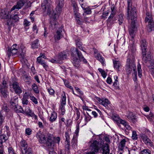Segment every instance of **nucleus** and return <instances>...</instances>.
<instances>
[{"label": "nucleus", "mask_w": 154, "mask_h": 154, "mask_svg": "<svg viewBox=\"0 0 154 154\" xmlns=\"http://www.w3.org/2000/svg\"><path fill=\"white\" fill-rule=\"evenodd\" d=\"M136 9L134 7H128V18L130 25L129 27V31L131 37L134 38L135 36V30L137 23L136 16Z\"/></svg>", "instance_id": "nucleus-1"}, {"label": "nucleus", "mask_w": 154, "mask_h": 154, "mask_svg": "<svg viewBox=\"0 0 154 154\" xmlns=\"http://www.w3.org/2000/svg\"><path fill=\"white\" fill-rule=\"evenodd\" d=\"M37 137L40 143L46 144L49 148L53 147L54 144L53 141V136L52 135L48 134L45 135L40 133H38Z\"/></svg>", "instance_id": "nucleus-2"}, {"label": "nucleus", "mask_w": 154, "mask_h": 154, "mask_svg": "<svg viewBox=\"0 0 154 154\" xmlns=\"http://www.w3.org/2000/svg\"><path fill=\"white\" fill-rule=\"evenodd\" d=\"M72 51V58L74 65L78 67L80 65V61H83L85 63H87V60L84 58L82 54L79 52L78 50L75 48L71 49Z\"/></svg>", "instance_id": "nucleus-3"}, {"label": "nucleus", "mask_w": 154, "mask_h": 154, "mask_svg": "<svg viewBox=\"0 0 154 154\" xmlns=\"http://www.w3.org/2000/svg\"><path fill=\"white\" fill-rule=\"evenodd\" d=\"M133 69L134 72L136 71V66L134 63V57L132 56L131 58H127L126 65V70L128 74L131 73Z\"/></svg>", "instance_id": "nucleus-4"}, {"label": "nucleus", "mask_w": 154, "mask_h": 154, "mask_svg": "<svg viewBox=\"0 0 154 154\" xmlns=\"http://www.w3.org/2000/svg\"><path fill=\"white\" fill-rule=\"evenodd\" d=\"M89 143H91L89 148L91 151L84 154H95V152H98L99 150V143L96 140H92L90 141Z\"/></svg>", "instance_id": "nucleus-5"}, {"label": "nucleus", "mask_w": 154, "mask_h": 154, "mask_svg": "<svg viewBox=\"0 0 154 154\" xmlns=\"http://www.w3.org/2000/svg\"><path fill=\"white\" fill-rule=\"evenodd\" d=\"M146 15L145 21L146 22L148 23L147 29L149 32H150L152 31L154 27V23L151 14L149 13H147Z\"/></svg>", "instance_id": "nucleus-6"}, {"label": "nucleus", "mask_w": 154, "mask_h": 154, "mask_svg": "<svg viewBox=\"0 0 154 154\" xmlns=\"http://www.w3.org/2000/svg\"><path fill=\"white\" fill-rule=\"evenodd\" d=\"M11 10L10 11H7V10H2V12L0 14L1 16L4 19H8L7 20L8 24L9 25H12V22H10L11 21V18L12 16L11 15Z\"/></svg>", "instance_id": "nucleus-7"}, {"label": "nucleus", "mask_w": 154, "mask_h": 154, "mask_svg": "<svg viewBox=\"0 0 154 154\" xmlns=\"http://www.w3.org/2000/svg\"><path fill=\"white\" fill-rule=\"evenodd\" d=\"M7 88L8 85L6 81L4 80L2 85H0V92L2 95L4 97H7L8 95Z\"/></svg>", "instance_id": "nucleus-8"}, {"label": "nucleus", "mask_w": 154, "mask_h": 154, "mask_svg": "<svg viewBox=\"0 0 154 154\" xmlns=\"http://www.w3.org/2000/svg\"><path fill=\"white\" fill-rule=\"evenodd\" d=\"M57 6L56 8V13L52 14V16L57 15L59 16L62 11V8L63 6L64 2L63 1H56Z\"/></svg>", "instance_id": "nucleus-9"}, {"label": "nucleus", "mask_w": 154, "mask_h": 154, "mask_svg": "<svg viewBox=\"0 0 154 154\" xmlns=\"http://www.w3.org/2000/svg\"><path fill=\"white\" fill-rule=\"evenodd\" d=\"M19 146L22 152L23 153H26L28 147V145L27 142L24 140H22L20 142Z\"/></svg>", "instance_id": "nucleus-10"}, {"label": "nucleus", "mask_w": 154, "mask_h": 154, "mask_svg": "<svg viewBox=\"0 0 154 154\" xmlns=\"http://www.w3.org/2000/svg\"><path fill=\"white\" fill-rule=\"evenodd\" d=\"M63 37V34L61 29L59 28L54 35V38L55 42H57Z\"/></svg>", "instance_id": "nucleus-11"}, {"label": "nucleus", "mask_w": 154, "mask_h": 154, "mask_svg": "<svg viewBox=\"0 0 154 154\" xmlns=\"http://www.w3.org/2000/svg\"><path fill=\"white\" fill-rule=\"evenodd\" d=\"M65 137L66 140L65 142V147L66 150H69L70 146V137L68 131L65 132Z\"/></svg>", "instance_id": "nucleus-12"}, {"label": "nucleus", "mask_w": 154, "mask_h": 154, "mask_svg": "<svg viewBox=\"0 0 154 154\" xmlns=\"http://www.w3.org/2000/svg\"><path fill=\"white\" fill-rule=\"evenodd\" d=\"M140 46L141 48L142 54L145 55L146 54L147 48V44L145 40L143 39L141 41Z\"/></svg>", "instance_id": "nucleus-13"}, {"label": "nucleus", "mask_w": 154, "mask_h": 154, "mask_svg": "<svg viewBox=\"0 0 154 154\" xmlns=\"http://www.w3.org/2000/svg\"><path fill=\"white\" fill-rule=\"evenodd\" d=\"M12 87L15 92L17 94H20L22 93L21 88L19 86V84L17 82H15L12 85Z\"/></svg>", "instance_id": "nucleus-14"}, {"label": "nucleus", "mask_w": 154, "mask_h": 154, "mask_svg": "<svg viewBox=\"0 0 154 154\" xmlns=\"http://www.w3.org/2000/svg\"><path fill=\"white\" fill-rule=\"evenodd\" d=\"M141 138L147 145L150 146H153V144L151 140L146 135H143L141 136Z\"/></svg>", "instance_id": "nucleus-15"}, {"label": "nucleus", "mask_w": 154, "mask_h": 154, "mask_svg": "<svg viewBox=\"0 0 154 154\" xmlns=\"http://www.w3.org/2000/svg\"><path fill=\"white\" fill-rule=\"evenodd\" d=\"M24 5V3L23 1H20L17 2L16 5H14L11 9V11H13L15 9L19 10Z\"/></svg>", "instance_id": "nucleus-16"}, {"label": "nucleus", "mask_w": 154, "mask_h": 154, "mask_svg": "<svg viewBox=\"0 0 154 154\" xmlns=\"http://www.w3.org/2000/svg\"><path fill=\"white\" fill-rule=\"evenodd\" d=\"M100 104L106 107L110 103L109 101L107 99L104 98L100 99L99 98L97 99Z\"/></svg>", "instance_id": "nucleus-17"}, {"label": "nucleus", "mask_w": 154, "mask_h": 154, "mask_svg": "<svg viewBox=\"0 0 154 154\" xmlns=\"http://www.w3.org/2000/svg\"><path fill=\"white\" fill-rule=\"evenodd\" d=\"M18 97L17 96H15L11 97L10 103L12 107L17 108V105L18 102Z\"/></svg>", "instance_id": "nucleus-18"}, {"label": "nucleus", "mask_w": 154, "mask_h": 154, "mask_svg": "<svg viewBox=\"0 0 154 154\" xmlns=\"http://www.w3.org/2000/svg\"><path fill=\"white\" fill-rule=\"evenodd\" d=\"M127 118L131 121L133 123L137 121V117L132 112H129L127 116Z\"/></svg>", "instance_id": "nucleus-19"}, {"label": "nucleus", "mask_w": 154, "mask_h": 154, "mask_svg": "<svg viewBox=\"0 0 154 154\" xmlns=\"http://www.w3.org/2000/svg\"><path fill=\"white\" fill-rule=\"evenodd\" d=\"M30 94L26 92L22 99V103L23 105H27L29 102L28 99Z\"/></svg>", "instance_id": "nucleus-20"}, {"label": "nucleus", "mask_w": 154, "mask_h": 154, "mask_svg": "<svg viewBox=\"0 0 154 154\" xmlns=\"http://www.w3.org/2000/svg\"><path fill=\"white\" fill-rule=\"evenodd\" d=\"M126 142L125 140L123 139L120 142L118 146V149L119 151H122L123 150L125 147Z\"/></svg>", "instance_id": "nucleus-21"}, {"label": "nucleus", "mask_w": 154, "mask_h": 154, "mask_svg": "<svg viewBox=\"0 0 154 154\" xmlns=\"http://www.w3.org/2000/svg\"><path fill=\"white\" fill-rule=\"evenodd\" d=\"M114 68L117 70L119 71V67L121 66V64L119 60H113Z\"/></svg>", "instance_id": "nucleus-22"}, {"label": "nucleus", "mask_w": 154, "mask_h": 154, "mask_svg": "<svg viewBox=\"0 0 154 154\" xmlns=\"http://www.w3.org/2000/svg\"><path fill=\"white\" fill-rule=\"evenodd\" d=\"M51 0H44V2L42 5V9H46V5L49 6L51 5Z\"/></svg>", "instance_id": "nucleus-23"}, {"label": "nucleus", "mask_w": 154, "mask_h": 154, "mask_svg": "<svg viewBox=\"0 0 154 154\" xmlns=\"http://www.w3.org/2000/svg\"><path fill=\"white\" fill-rule=\"evenodd\" d=\"M57 117V113L53 111L52 112L51 114V116L50 118V120L51 122L54 121L56 119Z\"/></svg>", "instance_id": "nucleus-24"}, {"label": "nucleus", "mask_w": 154, "mask_h": 154, "mask_svg": "<svg viewBox=\"0 0 154 154\" xmlns=\"http://www.w3.org/2000/svg\"><path fill=\"white\" fill-rule=\"evenodd\" d=\"M18 52V49H15V50H9L7 52V55L8 58H9L11 54L12 55L16 54Z\"/></svg>", "instance_id": "nucleus-25"}, {"label": "nucleus", "mask_w": 154, "mask_h": 154, "mask_svg": "<svg viewBox=\"0 0 154 154\" xmlns=\"http://www.w3.org/2000/svg\"><path fill=\"white\" fill-rule=\"evenodd\" d=\"M44 11H45L47 10V14L50 15L51 14L52 15V14H54V13L53 12V9L51 8L50 5L49 6H48L46 5V9H43Z\"/></svg>", "instance_id": "nucleus-26"}, {"label": "nucleus", "mask_w": 154, "mask_h": 154, "mask_svg": "<svg viewBox=\"0 0 154 154\" xmlns=\"http://www.w3.org/2000/svg\"><path fill=\"white\" fill-rule=\"evenodd\" d=\"M66 97L64 92L62 94L61 97V105H65L66 103Z\"/></svg>", "instance_id": "nucleus-27"}, {"label": "nucleus", "mask_w": 154, "mask_h": 154, "mask_svg": "<svg viewBox=\"0 0 154 154\" xmlns=\"http://www.w3.org/2000/svg\"><path fill=\"white\" fill-rule=\"evenodd\" d=\"M38 39H36L32 43V47L33 48H38L39 46L38 43Z\"/></svg>", "instance_id": "nucleus-28"}, {"label": "nucleus", "mask_w": 154, "mask_h": 154, "mask_svg": "<svg viewBox=\"0 0 154 154\" xmlns=\"http://www.w3.org/2000/svg\"><path fill=\"white\" fill-rule=\"evenodd\" d=\"M76 45L80 50H82L83 48L82 46V43L80 39H77L76 40Z\"/></svg>", "instance_id": "nucleus-29"}, {"label": "nucleus", "mask_w": 154, "mask_h": 154, "mask_svg": "<svg viewBox=\"0 0 154 154\" xmlns=\"http://www.w3.org/2000/svg\"><path fill=\"white\" fill-rule=\"evenodd\" d=\"M137 69L138 76L139 77L141 78L142 76V70L141 69V66L139 64L137 65Z\"/></svg>", "instance_id": "nucleus-30"}, {"label": "nucleus", "mask_w": 154, "mask_h": 154, "mask_svg": "<svg viewBox=\"0 0 154 154\" xmlns=\"http://www.w3.org/2000/svg\"><path fill=\"white\" fill-rule=\"evenodd\" d=\"M146 117L150 121H154V115L152 113L150 112L149 115L147 116Z\"/></svg>", "instance_id": "nucleus-31"}, {"label": "nucleus", "mask_w": 154, "mask_h": 154, "mask_svg": "<svg viewBox=\"0 0 154 154\" xmlns=\"http://www.w3.org/2000/svg\"><path fill=\"white\" fill-rule=\"evenodd\" d=\"M96 58L103 65L104 58L100 54H97Z\"/></svg>", "instance_id": "nucleus-32"}, {"label": "nucleus", "mask_w": 154, "mask_h": 154, "mask_svg": "<svg viewBox=\"0 0 154 154\" xmlns=\"http://www.w3.org/2000/svg\"><path fill=\"white\" fill-rule=\"evenodd\" d=\"M32 88L35 93L37 94L39 93V91L37 85L35 84H34L32 85Z\"/></svg>", "instance_id": "nucleus-33"}, {"label": "nucleus", "mask_w": 154, "mask_h": 154, "mask_svg": "<svg viewBox=\"0 0 154 154\" xmlns=\"http://www.w3.org/2000/svg\"><path fill=\"white\" fill-rule=\"evenodd\" d=\"M98 70L99 72L101 73L102 76L104 78H105L107 75V74L105 72V71L103 70L102 69L99 68Z\"/></svg>", "instance_id": "nucleus-34"}, {"label": "nucleus", "mask_w": 154, "mask_h": 154, "mask_svg": "<svg viewBox=\"0 0 154 154\" xmlns=\"http://www.w3.org/2000/svg\"><path fill=\"white\" fill-rule=\"evenodd\" d=\"M131 138L133 140H136L137 139V135L136 131H132Z\"/></svg>", "instance_id": "nucleus-35"}, {"label": "nucleus", "mask_w": 154, "mask_h": 154, "mask_svg": "<svg viewBox=\"0 0 154 154\" xmlns=\"http://www.w3.org/2000/svg\"><path fill=\"white\" fill-rule=\"evenodd\" d=\"M8 139V136H6L5 134H2L0 136V139L2 140V141L5 142Z\"/></svg>", "instance_id": "nucleus-36"}, {"label": "nucleus", "mask_w": 154, "mask_h": 154, "mask_svg": "<svg viewBox=\"0 0 154 154\" xmlns=\"http://www.w3.org/2000/svg\"><path fill=\"white\" fill-rule=\"evenodd\" d=\"M140 154H151V152L148 149H144L141 151Z\"/></svg>", "instance_id": "nucleus-37"}, {"label": "nucleus", "mask_w": 154, "mask_h": 154, "mask_svg": "<svg viewBox=\"0 0 154 154\" xmlns=\"http://www.w3.org/2000/svg\"><path fill=\"white\" fill-rule=\"evenodd\" d=\"M84 12L86 14H90L91 13V9L89 8H86L84 9Z\"/></svg>", "instance_id": "nucleus-38"}, {"label": "nucleus", "mask_w": 154, "mask_h": 154, "mask_svg": "<svg viewBox=\"0 0 154 154\" xmlns=\"http://www.w3.org/2000/svg\"><path fill=\"white\" fill-rule=\"evenodd\" d=\"M114 79H115V82L113 83V86H114L116 88L118 87V80H117V79H118V77L116 75H115L114 76Z\"/></svg>", "instance_id": "nucleus-39"}, {"label": "nucleus", "mask_w": 154, "mask_h": 154, "mask_svg": "<svg viewBox=\"0 0 154 154\" xmlns=\"http://www.w3.org/2000/svg\"><path fill=\"white\" fill-rule=\"evenodd\" d=\"M64 83H65V85L66 86V87L72 89V92H73V93L74 94H75L74 93V91L73 90V89L72 87L69 84V83H68V82L66 81L64 82Z\"/></svg>", "instance_id": "nucleus-40"}, {"label": "nucleus", "mask_w": 154, "mask_h": 154, "mask_svg": "<svg viewBox=\"0 0 154 154\" xmlns=\"http://www.w3.org/2000/svg\"><path fill=\"white\" fill-rule=\"evenodd\" d=\"M28 115L34 118L35 119H37V116L35 115L33 112H32L31 111H30L29 112L28 114H27Z\"/></svg>", "instance_id": "nucleus-41"}, {"label": "nucleus", "mask_w": 154, "mask_h": 154, "mask_svg": "<svg viewBox=\"0 0 154 154\" xmlns=\"http://www.w3.org/2000/svg\"><path fill=\"white\" fill-rule=\"evenodd\" d=\"M11 20H13L15 22H17L19 20V18L17 14H15L14 16H12L11 17Z\"/></svg>", "instance_id": "nucleus-42"}, {"label": "nucleus", "mask_w": 154, "mask_h": 154, "mask_svg": "<svg viewBox=\"0 0 154 154\" xmlns=\"http://www.w3.org/2000/svg\"><path fill=\"white\" fill-rule=\"evenodd\" d=\"M102 150H106V151L109 150V146L108 144L105 143L104 145L103 146Z\"/></svg>", "instance_id": "nucleus-43"}, {"label": "nucleus", "mask_w": 154, "mask_h": 154, "mask_svg": "<svg viewBox=\"0 0 154 154\" xmlns=\"http://www.w3.org/2000/svg\"><path fill=\"white\" fill-rule=\"evenodd\" d=\"M5 119V117L0 113V126L2 125Z\"/></svg>", "instance_id": "nucleus-44"}, {"label": "nucleus", "mask_w": 154, "mask_h": 154, "mask_svg": "<svg viewBox=\"0 0 154 154\" xmlns=\"http://www.w3.org/2000/svg\"><path fill=\"white\" fill-rule=\"evenodd\" d=\"M58 57L60 60H64L66 58V54H63L62 53L59 55Z\"/></svg>", "instance_id": "nucleus-45"}, {"label": "nucleus", "mask_w": 154, "mask_h": 154, "mask_svg": "<svg viewBox=\"0 0 154 154\" xmlns=\"http://www.w3.org/2000/svg\"><path fill=\"white\" fill-rule=\"evenodd\" d=\"M30 100L35 104H37L38 103V101L37 99L33 96H30Z\"/></svg>", "instance_id": "nucleus-46"}, {"label": "nucleus", "mask_w": 154, "mask_h": 154, "mask_svg": "<svg viewBox=\"0 0 154 154\" xmlns=\"http://www.w3.org/2000/svg\"><path fill=\"white\" fill-rule=\"evenodd\" d=\"M65 105H60V108L61 111V114L62 115H64L65 112V109L64 107Z\"/></svg>", "instance_id": "nucleus-47"}, {"label": "nucleus", "mask_w": 154, "mask_h": 154, "mask_svg": "<svg viewBox=\"0 0 154 154\" xmlns=\"http://www.w3.org/2000/svg\"><path fill=\"white\" fill-rule=\"evenodd\" d=\"M73 8L74 12L75 17L79 16L78 13V8H77V6L75 7H73Z\"/></svg>", "instance_id": "nucleus-48"}, {"label": "nucleus", "mask_w": 154, "mask_h": 154, "mask_svg": "<svg viewBox=\"0 0 154 154\" xmlns=\"http://www.w3.org/2000/svg\"><path fill=\"white\" fill-rule=\"evenodd\" d=\"M75 89L79 94L80 96L82 95L83 94V92L78 88L75 87Z\"/></svg>", "instance_id": "nucleus-49"}, {"label": "nucleus", "mask_w": 154, "mask_h": 154, "mask_svg": "<svg viewBox=\"0 0 154 154\" xmlns=\"http://www.w3.org/2000/svg\"><path fill=\"white\" fill-rule=\"evenodd\" d=\"M82 8V9L84 10L85 9V8L86 7L87 5L85 3H82V1H80L79 2Z\"/></svg>", "instance_id": "nucleus-50"}, {"label": "nucleus", "mask_w": 154, "mask_h": 154, "mask_svg": "<svg viewBox=\"0 0 154 154\" xmlns=\"http://www.w3.org/2000/svg\"><path fill=\"white\" fill-rule=\"evenodd\" d=\"M75 18L77 23L81 25L82 23L83 22L82 20H80V18L79 17V16L76 17Z\"/></svg>", "instance_id": "nucleus-51"}, {"label": "nucleus", "mask_w": 154, "mask_h": 154, "mask_svg": "<svg viewBox=\"0 0 154 154\" xmlns=\"http://www.w3.org/2000/svg\"><path fill=\"white\" fill-rule=\"evenodd\" d=\"M54 140L56 143H59L60 140V138L59 137H53V140Z\"/></svg>", "instance_id": "nucleus-52"}, {"label": "nucleus", "mask_w": 154, "mask_h": 154, "mask_svg": "<svg viewBox=\"0 0 154 154\" xmlns=\"http://www.w3.org/2000/svg\"><path fill=\"white\" fill-rule=\"evenodd\" d=\"M123 19L122 16V15H119L118 20L119 25H121L122 23Z\"/></svg>", "instance_id": "nucleus-53"}, {"label": "nucleus", "mask_w": 154, "mask_h": 154, "mask_svg": "<svg viewBox=\"0 0 154 154\" xmlns=\"http://www.w3.org/2000/svg\"><path fill=\"white\" fill-rule=\"evenodd\" d=\"M30 22L26 19H25L24 20L23 24L25 26H28L30 25Z\"/></svg>", "instance_id": "nucleus-54"}, {"label": "nucleus", "mask_w": 154, "mask_h": 154, "mask_svg": "<svg viewBox=\"0 0 154 154\" xmlns=\"http://www.w3.org/2000/svg\"><path fill=\"white\" fill-rule=\"evenodd\" d=\"M40 64L43 66V67L46 70H47V69L48 68V66L45 62L44 61L43 62H42V63Z\"/></svg>", "instance_id": "nucleus-55"}, {"label": "nucleus", "mask_w": 154, "mask_h": 154, "mask_svg": "<svg viewBox=\"0 0 154 154\" xmlns=\"http://www.w3.org/2000/svg\"><path fill=\"white\" fill-rule=\"evenodd\" d=\"M32 130L29 128H27L26 130V134L27 135H30L32 133Z\"/></svg>", "instance_id": "nucleus-56"}, {"label": "nucleus", "mask_w": 154, "mask_h": 154, "mask_svg": "<svg viewBox=\"0 0 154 154\" xmlns=\"http://www.w3.org/2000/svg\"><path fill=\"white\" fill-rule=\"evenodd\" d=\"M133 80L134 81H136L137 80V72L136 71L134 72L133 74Z\"/></svg>", "instance_id": "nucleus-57"}, {"label": "nucleus", "mask_w": 154, "mask_h": 154, "mask_svg": "<svg viewBox=\"0 0 154 154\" xmlns=\"http://www.w3.org/2000/svg\"><path fill=\"white\" fill-rule=\"evenodd\" d=\"M48 91L50 95H53L54 94V91L51 88L48 89Z\"/></svg>", "instance_id": "nucleus-58"}, {"label": "nucleus", "mask_w": 154, "mask_h": 154, "mask_svg": "<svg viewBox=\"0 0 154 154\" xmlns=\"http://www.w3.org/2000/svg\"><path fill=\"white\" fill-rule=\"evenodd\" d=\"M18 47L16 44H14L11 47V48L8 49L9 50H15V49H18Z\"/></svg>", "instance_id": "nucleus-59"}, {"label": "nucleus", "mask_w": 154, "mask_h": 154, "mask_svg": "<svg viewBox=\"0 0 154 154\" xmlns=\"http://www.w3.org/2000/svg\"><path fill=\"white\" fill-rule=\"evenodd\" d=\"M42 58H40V57H38L37 58L36 62L39 63H41L42 62H43L44 61L42 59Z\"/></svg>", "instance_id": "nucleus-60"}, {"label": "nucleus", "mask_w": 154, "mask_h": 154, "mask_svg": "<svg viewBox=\"0 0 154 154\" xmlns=\"http://www.w3.org/2000/svg\"><path fill=\"white\" fill-rule=\"evenodd\" d=\"M72 143H73L72 145H74V146L76 145L77 143V140L76 139L73 137L72 140Z\"/></svg>", "instance_id": "nucleus-61"}, {"label": "nucleus", "mask_w": 154, "mask_h": 154, "mask_svg": "<svg viewBox=\"0 0 154 154\" xmlns=\"http://www.w3.org/2000/svg\"><path fill=\"white\" fill-rule=\"evenodd\" d=\"M8 151L9 154H15L14 153L13 149L11 147L9 148Z\"/></svg>", "instance_id": "nucleus-62"}, {"label": "nucleus", "mask_w": 154, "mask_h": 154, "mask_svg": "<svg viewBox=\"0 0 154 154\" xmlns=\"http://www.w3.org/2000/svg\"><path fill=\"white\" fill-rule=\"evenodd\" d=\"M18 108L19 109V111L21 113H25V111L21 107L19 106V107L17 106V108Z\"/></svg>", "instance_id": "nucleus-63"}, {"label": "nucleus", "mask_w": 154, "mask_h": 154, "mask_svg": "<svg viewBox=\"0 0 154 154\" xmlns=\"http://www.w3.org/2000/svg\"><path fill=\"white\" fill-rule=\"evenodd\" d=\"M50 61L52 63H59L60 61L58 60H55L54 59H52L50 60Z\"/></svg>", "instance_id": "nucleus-64"}]
</instances>
